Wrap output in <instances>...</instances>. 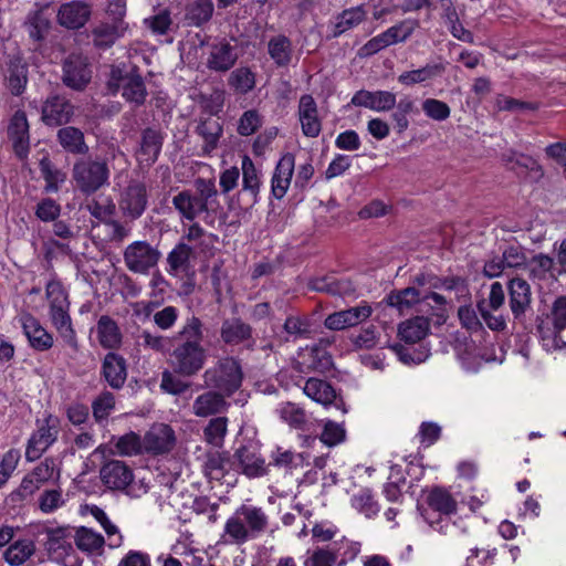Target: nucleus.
<instances>
[{"label":"nucleus","instance_id":"473e14b6","mask_svg":"<svg viewBox=\"0 0 566 566\" xmlns=\"http://www.w3.org/2000/svg\"><path fill=\"white\" fill-rule=\"evenodd\" d=\"M430 327V318L424 315H417L399 324L398 335L407 344H416L423 339Z\"/></svg>","mask_w":566,"mask_h":566},{"label":"nucleus","instance_id":"2f4dec72","mask_svg":"<svg viewBox=\"0 0 566 566\" xmlns=\"http://www.w3.org/2000/svg\"><path fill=\"white\" fill-rule=\"evenodd\" d=\"M388 306L396 308L400 315H405L418 304L426 305L423 295L416 286H407L401 290H392L385 298Z\"/></svg>","mask_w":566,"mask_h":566},{"label":"nucleus","instance_id":"f3484780","mask_svg":"<svg viewBox=\"0 0 566 566\" xmlns=\"http://www.w3.org/2000/svg\"><path fill=\"white\" fill-rule=\"evenodd\" d=\"M176 444L175 431L169 424L158 423L153 426L144 436V450L153 455L170 452Z\"/></svg>","mask_w":566,"mask_h":566},{"label":"nucleus","instance_id":"dca6fc26","mask_svg":"<svg viewBox=\"0 0 566 566\" xmlns=\"http://www.w3.org/2000/svg\"><path fill=\"white\" fill-rule=\"evenodd\" d=\"M99 478L108 490L125 491L134 481V473L124 461L109 460L101 467Z\"/></svg>","mask_w":566,"mask_h":566},{"label":"nucleus","instance_id":"6e6d98bb","mask_svg":"<svg viewBox=\"0 0 566 566\" xmlns=\"http://www.w3.org/2000/svg\"><path fill=\"white\" fill-rule=\"evenodd\" d=\"M229 85L235 91L248 93L255 85L254 74L248 67H240L234 70L229 76Z\"/></svg>","mask_w":566,"mask_h":566},{"label":"nucleus","instance_id":"4be33fe9","mask_svg":"<svg viewBox=\"0 0 566 566\" xmlns=\"http://www.w3.org/2000/svg\"><path fill=\"white\" fill-rule=\"evenodd\" d=\"M21 325L30 346L38 352H46L52 348L54 339L40 323V321L30 313L21 316Z\"/></svg>","mask_w":566,"mask_h":566},{"label":"nucleus","instance_id":"cd10ccee","mask_svg":"<svg viewBox=\"0 0 566 566\" xmlns=\"http://www.w3.org/2000/svg\"><path fill=\"white\" fill-rule=\"evenodd\" d=\"M56 142L65 153L74 156H86L90 151L83 130L75 126H61L56 132Z\"/></svg>","mask_w":566,"mask_h":566},{"label":"nucleus","instance_id":"393cba45","mask_svg":"<svg viewBox=\"0 0 566 566\" xmlns=\"http://www.w3.org/2000/svg\"><path fill=\"white\" fill-rule=\"evenodd\" d=\"M350 103L355 106L366 107L377 112H387L395 107L396 95L389 91L370 92L360 90L354 94Z\"/></svg>","mask_w":566,"mask_h":566},{"label":"nucleus","instance_id":"603ef678","mask_svg":"<svg viewBox=\"0 0 566 566\" xmlns=\"http://www.w3.org/2000/svg\"><path fill=\"white\" fill-rule=\"evenodd\" d=\"M181 377L182 376L175 374L172 369H165L161 373L160 389L165 394H169L172 396H180L185 394L190 389L191 384L188 381H184Z\"/></svg>","mask_w":566,"mask_h":566},{"label":"nucleus","instance_id":"9d476101","mask_svg":"<svg viewBox=\"0 0 566 566\" xmlns=\"http://www.w3.org/2000/svg\"><path fill=\"white\" fill-rule=\"evenodd\" d=\"M160 253L146 241H135L124 251V261L129 271L146 274L154 268Z\"/></svg>","mask_w":566,"mask_h":566},{"label":"nucleus","instance_id":"8fccbe9b","mask_svg":"<svg viewBox=\"0 0 566 566\" xmlns=\"http://www.w3.org/2000/svg\"><path fill=\"white\" fill-rule=\"evenodd\" d=\"M75 544L78 549L92 554L103 548L105 539L101 534L90 528L81 527L76 532Z\"/></svg>","mask_w":566,"mask_h":566},{"label":"nucleus","instance_id":"e433bc0d","mask_svg":"<svg viewBox=\"0 0 566 566\" xmlns=\"http://www.w3.org/2000/svg\"><path fill=\"white\" fill-rule=\"evenodd\" d=\"M213 11L212 0H196L188 3L185 9L184 24L187 27H202L210 21Z\"/></svg>","mask_w":566,"mask_h":566},{"label":"nucleus","instance_id":"f8f14e48","mask_svg":"<svg viewBox=\"0 0 566 566\" xmlns=\"http://www.w3.org/2000/svg\"><path fill=\"white\" fill-rule=\"evenodd\" d=\"M220 338L228 346L243 345L248 350H254L255 338L253 327L241 317L227 318L220 328Z\"/></svg>","mask_w":566,"mask_h":566},{"label":"nucleus","instance_id":"aec40b11","mask_svg":"<svg viewBox=\"0 0 566 566\" xmlns=\"http://www.w3.org/2000/svg\"><path fill=\"white\" fill-rule=\"evenodd\" d=\"M535 328L538 335L545 337H551L552 331L566 329V295L554 301L551 314L536 316Z\"/></svg>","mask_w":566,"mask_h":566},{"label":"nucleus","instance_id":"f03ea898","mask_svg":"<svg viewBox=\"0 0 566 566\" xmlns=\"http://www.w3.org/2000/svg\"><path fill=\"white\" fill-rule=\"evenodd\" d=\"M46 297L50 300V318L63 342L74 352L80 346L76 332L73 328L72 318L69 314L70 301L67 293L60 281H50L45 286Z\"/></svg>","mask_w":566,"mask_h":566},{"label":"nucleus","instance_id":"72a5a7b5","mask_svg":"<svg viewBox=\"0 0 566 566\" xmlns=\"http://www.w3.org/2000/svg\"><path fill=\"white\" fill-rule=\"evenodd\" d=\"M6 81L12 95L20 96L24 92L28 83V65L21 57L10 59Z\"/></svg>","mask_w":566,"mask_h":566},{"label":"nucleus","instance_id":"20e7f679","mask_svg":"<svg viewBox=\"0 0 566 566\" xmlns=\"http://www.w3.org/2000/svg\"><path fill=\"white\" fill-rule=\"evenodd\" d=\"M203 379L207 387L231 397L242 385L241 364L234 357L221 358L205 371Z\"/></svg>","mask_w":566,"mask_h":566},{"label":"nucleus","instance_id":"39448f33","mask_svg":"<svg viewBox=\"0 0 566 566\" xmlns=\"http://www.w3.org/2000/svg\"><path fill=\"white\" fill-rule=\"evenodd\" d=\"M207 352L201 344L177 343L169 355L172 371L182 377L196 376L205 366Z\"/></svg>","mask_w":566,"mask_h":566},{"label":"nucleus","instance_id":"c85d7f7f","mask_svg":"<svg viewBox=\"0 0 566 566\" xmlns=\"http://www.w3.org/2000/svg\"><path fill=\"white\" fill-rule=\"evenodd\" d=\"M298 117L302 126V132L306 137H317L322 129V124L318 118L317 104L314 97L310 94L301 96L298 102Z\"/></svg>","mask_w":566,"mask_h":566},{"label":"nucleus","instance_id":"ddd939ff","mask_svg":"<svg viewBox=\"0 0 566 566\" xmlns=\"http://www.w3.org/2000/svg\"><path fill=\"white\" fill-rule=\"evenodd\" d=\"M7 134L15 156L21 160L25 159L30 153V125L24 111L14 112L10 118Z\"/></svg>","mask_w":566,"mask_h":566},{"label":"nucleus","instance_id":"680f3d73","mask_svg":"<svg viewBox=\"0 0 566 566\" xmlns=\"http://www.w3.org/2000/svg\"><path fill=\"white\" fill-rule=\"evenodd\" d=\"M228 419L226 417L212 418L205 428L206 440L214 446H219L227 433Z\"/></svg>","mask_w":566,"mask_h":566},{"label":"nucleus","instance_id":"bb28decb","mask_svg":"<svg viewBox=\"0 0 566 566\" xmlns=\"http://www.w3.org/2000/svg\"><path fill=\"white\" fill-rule=\"evenodd\" d=\"M238 60L237 46L226 40L211 45L207 67L214 72H227L231 70Z\"/></svg>","mask_w":566,"mask_h":566},{"label":"nucleus","instance_id":"69168bd1","mask_svg":"<svg viewBox=\"0 0 566 566\" xmlns=\"http://www.w3.org/2000/svg\"><path fill=\"white\" fill-rule=\"evenodd\" d=\"M422 111L429 118L438 122L446 120L451 114L449 105L436 98L424 99L422 103Z\"/></svg>","mask_w":566,"mask_h":566},{"label":"nucleus","instance_id":"f257e3e1","mask_svg":"<svg viewBox=\"0 0 566 566\" xmlns=\"http://www.w3.org/2000/svg\"><path fill=\"white\" fill-rule=\"evenodd\" d=\"M109 159L86 155L76 159L72 167V180L76 189L88 197L109 185Z\"/></svg>","mask_w":566,"mask_h":566},{"label":"nucleus","instance_id":"c9c22d12","mask_svg":"<svg viewBox=\"0 0 566 566\" xmlns=\"http://www.w3.org/2000/svg\"><path fill=\"white\" fill-rule=\"evenodd\" d=\"M46 542L44 543L45 551L52 558H62L72 551V545L66 541L69 535L67 527H46Z\"/></svg>","mask_w":566,"mask_h":566},{"label":"nucleus","instance_id":"4c0bfd02","mask_svg":"<svg viewBox=\"0 0 566 566\" xmlns=\"http://www.w3.org/2000/svg\"><path fill=\"white\" fill-rule=\"evenodd\" d=\"M196 133L205 140L202 147L203 154L210 155L218 147L219 139L223 134V126L218 120L207 117L199 122L196 127Z\"/></svg>","mask_w":566,"mask_h":566},{"label":"nucleus","instance_id":"7ed1b4c3","mask_svg":"<svg viewBox=\"0 0 566 566\" xmlns=\"http://www.w3.org/2000/svg\"><path fill=\"white\" fill-rule=\"evenodd\" d=\"M106 87L108 94L114 96L120 91L122 97L135 108L143 106L148 96L144 77L136 65L129 70L125 65L112 66Z\"/></svg>","mask_w":566,"mask_h":566},{"label":"nucleus","instance_id":"e2e57ef3","mask_svg":"<svg viewBox=\"0 0 566 566\" xmlns=\"http://www.w3.org/2000/svg\"><path fill=\"white\" fill-rule=\"evenodd\" d=\"M416 22L401 21L387 29L384 33L389 45L406 41L413 32Z\"/></svg>","mask_w":566,"mask_h":566},{"label":"nucleus","instance_id":"58836bf2","mask_svg":"<svg viewBox=\"0 0 566 566\" xmlns=\"http://www.w3.org/2000/svg\"><path fill=\"white\" fill-rule=\"evenodd\" d=\"M366 14L367 12L363 4L343 10L336 17L331 38H338L347 30L357 27L365 21Z\"/></svg>","mask_w":566,"mask_h":566},{"label":"nucleus","instance_id":"13d9d810","mask_svg":"<svg viewBox=\"0 0 566 566\" xmlns=\"http://www.w3.org/2000/svg\"><path fill=\"white\" fill-rule=\"evenodd\" d=\"M115 408V397L111 391H103L92 403L93 416L97 422L108 418Z\"/></svg>","mask_w":566,"mask_h":566},{"label":"nucleus","instance_id":"6ab92c4d","mask_svg":"<svg viewBox=\"0 0 566 566\" xmlns=\"http://www.w3.org/2000/svg\"><path fill=\"white\" fill-rule=\"evenodd\" d=\"M113 6L115 9H111V11L117 14L118 18L113 23H102L92 32L94 45L101 49L111 48L125 30L122 20V17L125 14V6L119 2Z\"/></svg>","mask_w":566,"mask_h":566},{"label":"nucleus","instance_id":"c03bdc74","mask_svg":"<svg viewBox=\"0 0 566 566\" xmlns=\"http://www.w3.org/2000/svg\"><path fill=\"white\" fill-rule=\"evenodd\" d=\"M24 27L29 33V36L38 43H41L46 38L51 22L45 17L43 10H34L29 12Z\"/></svg>","mask_w":566,"mask_h":566},{"label":"nucleus","instance_id":"864d4df0","mask_svg":"<svg viewBox=\"0 0 566 566\" xmlns=\"http://www.w3.org/2000/svg\"><path fill=\"white\" fill-rule=\"evenodd\" d=\"M202 322L197 316L189 317L181 331L178 333V343H192L201 344L203 339Z\"/></svg>","mask_w":566,"mask_h":566},{"label":"nucleus","instance_id":"774afa93","mask_svg":"<svg viewBox=\"0 0 566 566\" xmlns=\"http://www.w3.org/2000/svg\"><path fill=\"white\" fill-rule=\"evenodd\" d=\"M458 317L461 326L467 331L471 333L483 331V325L471 304L460 306L458 308Z\"/></svg>","mask_w":566,"mask_h":566},{"label":"nucleus","instance_id":"423d86ee","mask_svg":"<svg viewBox=\"0 0 566 566\" xmlns=\"http://www.w3.org/2000/svg\"><path fill=\"white\" fill-rule=\"evenodd\" d=\"M509 305L513 322L527 333L533 332V324L527 322V313L532 312V290L522 277H513L507 282Z\"/></svg>","mask_w":566,"mask_h":566},{"label":"nucleus","instance_id":"a211bd4d","mask_svg":"<svg viewBox=\"0 0 566 566\" xmlns=\"http://www.w3.org/2000/svg\"><path fill=\"white\" fill-rule=\"evenodd\" d=\"M307 286L312 291L339 297L352 296L356 293V285L350 279L338 277L334 274L311 279Z\"/></svg>","mask_w":566,"mask_h":566},{"label":"nucleus","instance_id":"bf43d9fd","mask_svg":"<svg viewBox=\"0 0 566 566\" xmlns=\"http://www.w3.org/2000/svg\"><path fill=\"white\" fill-rule=\"evenodd\" d=\"M496 107L499 111L506 112H535L539 108V103L537 102H524L513 97L502 96L500 95L496 99Z\"/></svg>","mask_w":566,"mask_h":566},{"label":"nucleus","instance_id":"c756f323","mask_svg":"<svg viewBox=\"0 0 566 566\" xmlns=\"http://www.w3.org/2000/svg\"><path fill=\"white\" fill-rule=\"evenodd\" d=\"M295 167V156L292 153L284 154L275 166L271 180V191L276 199H282L291 184Z\"/></svg>","mask_w":566,"mask_h":566},{"label":"nucleus","instance_id":"b1692460","mask_svg":"<svg viewBox=\"0 0 566 566\" xmlns=\"http://www.w3.org/2000/svg\"><path fill=\"white\" fill-rule=\"evenodd\" d=\"M370 315L371 307L369 305H360L329 314L325 318L324 325L331 331H340L361 323Z\"/></svg>","mask_w":566,"mask_h":566},{"label":"nucleus","instance_id":"6e6552de","mask_svg":"<svg viewBox=\"0 0 566 566\" xmlns=\"http://www.w3.org/2000/svg\"><path fill=\"white\" fill-rule=\"evenodd\" d=\"M75 114V107L65 96L57 93L50 94L41 106V120L50 127H60L69 124Z\"/></svg>","mask_w":566,"mask_h":566},{"label":"nucleus","instance_id":"79ce46f5","mask_svg":"<svg viewBox=\"0 0 566 566\" xmlns=\"http://www.w3.org/2000/svg\"><path fill=\"white\" fill-rule=\"evenodd\" d=\"M427 504L434 513L441 515H451L457 512V501L449 491L441 486H434L427 496Z\"/></svg>","mask_w":566,"mask_h":566},{"label":"nucleus","instance_id":"9b49d317","mask_svg":"<svg viewBox=\"0 0 566 566\" xmlns=\"http://www.w3.org/2000/svg\"><path fill=\"white\" fill-rule=\"evenodd\" d=\"M231 469L250 479L263 476L268 473L265 460L258 452V449L251 444L241 446L234 451Z\"/></svg>","mask_w":566,"mask_h":566},{"label":"nucleus","instance_id":"338daca9","mask_svg":"<svg viewBox=\"0 0 566 566\" xmlns=\"http://www.w3.org/2000/svg\"><path fill=\"white\" fill-rule=\"evenodd\" d=\"M192 201V193L189 190H182L172 198L175 209L184 219L189 221H193L196 219V211L191 203Z\"/></svg>","mask_w":566,"mask_h":566},{"label":"nucleus","instance_id":"4d7b16f0","mask_svg":"<svg viewBox=\"0 0 566 566\" xmlns=\"http://www.w3.org/2000/svg\"><path fill=\"white\" fill-rule=\"evenodd\" d=\"M283 331L294 339L304 338L311 332V323L304 316L290 315L283 324Z\"/></svg>","mask_w":566,"mask_h":566},{"label":"nucleus","instance_id":"a18cd8bd","mask_svg":"<svg viewBox=\"0 0 566 566\" xmlns=\"http://www.w3.org/2000/svg\"><path fill=\"white\" fill-rule=\"evenodd\" d=\"M443 72V64H427L421 69L401 73L398 76V82L402 85L410 86L431 80L434 76L441 75Z\"/></svg>","mask_w":566,"mask_h":566},{"label":"nucleus","instance_id":"052dcab7","mask_svg":"<svg viewBox=\"0 0 566 566\" xmlns=\"http://www.w3.org/2000/svg\"><path fill=\"white\" fill-rule=\"evenodd\" d=\"M346 439V430L343 424L328 420L321 433V441L327 447H335Z\"/></svg>","mask_w":566,"mask_h":566},{"label":"nucleus","instance_id":"ea45409f","mask_svg":"<svg viewBox=\"0 0 566 566\" xmlns=\"http://www.w3.org/2000/svg\"><path fill=\"white\" fill-rule=\"evenodd\" d=\"M97 337L102 347L115 349L122 344V334L117 323L108 315H102L97 322Z\"/></svg>","mask_w":566,"mask_h":566},{"label":"nucleus","instance_id":"412c9836","mask_svg":"<svg viewBox=\"0 0 566 566\" xmlns=\"http://www.w3.org/2000/svg\"><path fill=\"white\" fill-rule=\"evenodd\" d=\"M165 140L161 128L148 126L140 132L139 148L137 150L147 166H153L159 158Z\"/></svg>","mask_w":566,"mask_h":566},{"label":"nucleus","instance_id":"0eeeda50","mask_svg":"<svg viewBox=\"0 0 566 566\" xmlns=\"http://www.w3.org/2000/svg\"><path fill=\"white\" fill-rule=\"evenodd\" d=\"M88 59L82 54L71 53L62 62V83L75 91L83 92L92 80Z\"/></svg>","mask_w":566,"mask_h":566},{"label":"nucleus","instance_id":"3c124183","mask_svg":"<svg viewBox=\"0 0 566 566\" xmlns=\"http://www.w3.org/2000/svg\"><path fill=\"white\" fill-rule=\"evenodd\" d=\"M237 514L244 517L250 531L261 533L268 527V517L260 507L241 505Z\"/></svg>","mask_w":566,"mask_h":566},{"label":"nucleus","instance_id":"de8ad7c7","mask_svg":"<svg viewBox=\"0 0 566 566\" xmlns=\"http://www.w3.org/2000/svg\"><path fill=\"white\" fill-rule=\"evenodd\" d=\"M242 169V187L244 191H249L252 196L251 205L256 202V197L260 190V179L253 160L244 155L241 163Z\"/></svg>","mask_w":566,"mask_h":566},{"label":"nucleus","instance_id":"a878e982","mask_svg":"<svg viewBox=\"0 0 566 566\" xmlns=\"http://www.w3.org/2000/svg\"><path fill=\"white\" fill-rule=\"evenodd\" d=\"M91 6L82 1L63 3L57 11V21L62 27L76 30L85 25L91 17Z\"/></svg>","mask_w":566,"mask_h":566},{"label":"nucleus","instance_id":"5701e85b","mask_svg":"<svg viewBox=\"0 0 566 566\" xmlns=\"http://www.w3.org/2000/svg\"><path fill=\"white\" fill-rule=\"evenodd\" d=\"M101 376L112 389H122L127 379L126 359L117 353H107L102 363Z\"/></svg>","mask_w":566,"mask_h":566},{"label":"nucleus","instance_id":"f704fd0d","mask_svg":"<svg viewBox=\"0 0 566 566\" xmlns=\"http://www.w3.org/2000/svg\"><path fill=\"white\" fill-rule=\"evenodd\" d=\"M232 458L227 451H212L206 454L203 472L210 480L220 481L231 469Z\"/></svg>","mask_w":566,"mask_h":566},{"label":"nucleus","instance_id":"0e129e2a","mask_svg":"<svg viewBox=\"0 0 566 566\" xmlns=\"http://www.w3.org/2000/svg\"><path fill=\"white\" fill-rule=\"evenodd\" d=\"M61 213V206L52 198H43L35 207L34 214L42 222L55 221Z\"/></svg>","mask_w":566,"mask_h":566},{"label":"nucleus","instance_id":"09e8293b","mask_svg":"<svg viewBox=\"0 0 566 566\" xmlns=\"http://www.w3.org/2000/svg\"><path fill=\"white\" fill-rule=\"evenodd\" d=\"M39 168L45 180L44 191L46 193L56 192L59 190V184L64 181L65 175L54 167L48 155L40 160Z\"/></svg>","mask_w":566,"mask_h":566},{"label":"nucleus","instance_id":"5fc2aeb1","mask_svg":"<svg viewBox=\"0 0 566 566\" xmlns=\"http://www.w3.org/2000/svg\"><path fill=\"white\" fill-rule=\"evenodd\" d=\"M193 254V249L180 241L169 253L167 256V262L171 270L178 271L188 265L191 255Z\"/></svg>","mask_w":566,"mask_h":566},{"label":"nucleus","instance_id":"1a4fd4ad","mask_svg":"<svg viewBox=\"0 0 566 566\" xmlns=\"http://www.w3.org/2000/svg\"><path fill=\"white\" fill-rule=\"evenodd\" d=\"M148 205V191L144 182L130 180L120 192L118 208L130 220L143 216Z\"/></svg>","mask_w":566,"mask_h":566},{"label":"nucleus","instance_id":"7c9ffc66","mask_svg":"<svg viewBox=\"0 0 566 566\" xmlns=\"http://www.w3.org/2000/svg\"><path fill=\"white\" fill-rule=\"evenodd\" d=\"M226 397L214 389L199 395L192 405L193 413L197 417H209L226 411L230 406Z\"/></svg>","mask_w":566,"mask_h":566},{"label":"nucleus","instance_id":"4468645a","mask_svg":"<svg viewBox=\"0 0 566 566\" xmlns=\"http://www.w3.org/2000/svg\"><path fill=\"white\" fill-rule=\"evenodd\" d=\"M57 420L51 415L45 418V423L41 426L29 439L25 449V459L29 462L38 460L46 449L57 439Z\"/></svg>","mask_w":566,"mask_h":566},{"label":"nucleus","instance_id":"49530a36","mask_svg":"<svg viewBox=\"0 0 566 566\" xmlns=\"http://www.w3.org/2000/svg\"><path fill=\"white\" fill-rule=\"evenodd\" d=\"M35 552L34 542L20 539L10 545L4 552V559L11 566H19L29 559Z\"/></svg>","mask_w":566,"mask_h":566},{"label":"nucleus","instance_id":"2eb2a0df","mask_svg":"<svg viewBox=\"0 0 566 566\" xmlns=\"http://www.w3.org/2000/svg\"><path fill=\"white\" fill-rule=\"evenodd\" d=\"M303 390L304 394L314 401L325 407L333 406L340 410L343 415L347 412L343 397L336 392L328 381L312 377L307 379Z\"/></svg>","mask_w":566,"mask_h":566},{"label":"nucleus","instance_id":"37998d69","mask_svg":"<svg viewBox=\"0 0 566 566\" xmlns=\"http://www.w3.org/2000/svg\"><path fill=\"white\" fill-rule=\"evenodd\" d=\"M509 170L517 176H524L530 182H538L544 176V170L537 160L522 153L515 156L514 165L509 166Z\"/></svg>","mask_w":566,"mask_h":566},{"label":"nucleus","instance_id":"a19ab883","mask_svg":"<svg viewBox=\"0 0 566 566\" xmlns=\"http://www.w3.org/2000/svg\"><path fill=\"white\" fill-rule=\"evenodd\" d=\"M268 53L277 67L290 65L293 56L292 41L284 34L270 39Z\"/></svg>","mask_w":566,"mask_h":566}]
</instances>
